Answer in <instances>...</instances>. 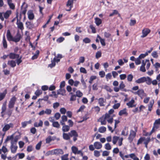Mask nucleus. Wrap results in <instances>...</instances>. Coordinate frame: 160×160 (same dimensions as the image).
I'll use <instances>...</instances> for the list:
<instances>
[{"label": "nucleus", "instance_id": "nucleus-1", "mask_svg": "<svg viewBox=\"0 0 160 160\" xmlns=\"http://www.w3.org/2000/svg\"><path fill=\"white\" fill-rule=\"evenodd\" d=\"M78 136V133L75 130H72L68 133H63L62 137L63 139L66 140H69L71 137H73V140L75 142L77 140Z\"/></svg>", "mask_w": 160, "mask_h": 160}, {"label": "nucleus", "instance_id": "nucleus-2", "mask_svg": "<svg viewBox=\"0 0 160 160\" xmlns=\"http://www.w3.org/2000/svg\"><path fill=\"white\" fill-rule=\"evenodd\" d=\"M62 58V55L61 54H58L56 57L54 58L53 60L51 61V63L48 65V67L52 68L55 66L56 65L55 62H60V60L61 58Z\"/></svg>", "mask_w": 160, "mask_h": 160}, {"label": "nucleus", "instance_id": "nucleus-26", "mask_svg": "<svg viewBox=\"0 0 160 160\" xmlns=\"http://www.w3.org/2000/svg\"><path fill=\"white\" fill-rule=\"evenodd\" d=\"M106 119L103 118V116L100 118L99 120L98 121L100 122L101 125H106Z\"/></svg>", "mask_w": 160, "mask_h": 160}, {"label": "nucleus", "instance_id": "nucleus-20", "mask_svg": "<svg viewBox=\"0 0 160 160\" xmlns=\"http://www.w3.org/2000/svg\"><path fill=\"white\" fill-rule=\"evenodd\" d=\"M145 77H141L135 81V82L137 83L140 84L145 82Z\"/></svg>", "mask_w": 160, "mask_h": 160}, {"label": "nucleus", "instance_id": "nucleus-21", "mask_svg": "<svg viewBox=\"0 0 160 160\" xmlns=\"http://www.w3.org/2000/svg\"><path fill=\"white\" fill-rule=\"evenodd\" d=\"M17 98L15 96L12 97L11 99V108L14 107L15 102L16 101Z\"/></svg>", "mask_w": 160, "mask_h": 160}, {"label": "nucleus", "instance_id": "nucleus-39", "mask_svg": "<svg viewBox=\"0 0 160 160\" xmlns=\"http://www.w3.org/2000/svg\"><path fill=\"white\" fill-rule=\"evenodd\" d=\"M96 76H91L90 78V79L89 80V82L90 84L92 83V81L96 79Z\"/></svg>", "mask_w": 160, "mask_h": 160}, {"label": "nucleus", "instance_id": "nucleus-45", "mask_svg": "<svg viewBox=\"0 0 160 160\" xmlns=\"http://www.w3.org/2000/svg\"><path fill=\"white\" fill-rule=\"evenodd\" d=\"M153 65L155 68L156 71H157L158 70V68H160V63L158 62H156L155 64H154Z\"/></svg>", "mask_w": 160, "mask_h": 160}, {"label": "nucleus", "instance_id": "nucleus-10", "mask_svg": "<svg viewBox=\"0 0 160 160\" xmlns=\"http://www.w3.org/2000/svg\"><path fill=\"white\" fill-rule=\"evenodd\" d=\"M73 1L72 0H68L67 2L66 6L67 7L69 6V9H66V11H70L73 7Z\"/></svg>", "mask_w": 160, "mask_h": 160}, {"label": "nucleus", "instance_id": "nucleus-30", "mask_svg": "<svg viewBox=\"0 0 160 160\" xmlns=\"http://www.w3.org/2000/svg\"><path fill=\"white\" fill-rule=\"evenodd\" d=\"M7 93V90H5L2 93H0V101L2 100L5 97Z\"/></svg>", "mask_w": 160, "mask_h": 160}, {"label": "nucleus", "instance_id": "nucleus-49", "mask_svg": "<svg viewBox=\"0 0 160 160\" xmlns=\"http://www.w3.org/2000/svg\"><path fill=\"white\" fill-rule=\"evenodd\" d=\"M81 81L82 83V85L84 86V88H86L87 87L86 83L85 82L82 76L81 78Z\"/></svg>", "mask_w": 160, "mask_h": 160}, {"label": "nucleus", "instance_id": "nucleus-11", "mask_svg": "<svg viewBox=\"0 0 160 160\" xmlns=\"http://www.w3.org/2000/svg\"><path fill=\"white\" fill-rule=\"evenodd\" d=\"M56 139L55 136L52 137L51 136H49L46 139V142L47 144L49 143L52 141H53Z\"/></svg>", "mask_w": 160, "mask_h": 160}, {"label": "nucleus", "instance_id": "nucleus-51", "mask_svg": "<svg viewBox=\"0 0 160 160\" xmlns=\"http://www.w3.org/2000/svg\"><path fill=\"white\" fill-rule=\"evenodd\" d=\"M102 53L100 51H98L96 54V58L98 59L101 56Z\"/></svg>", "mask_w": 160, "mask_h": 160}, {"label": "nucleus", "instance_id": "nucleus-7", "mask_svg": "<svg viewBox=\"0 0 160 160\" xmlns=\"http://www.w3.org/2000/svg\"><path fill=\"white\" fill-rule=\"evenodd\" d=\"M10 15V11H7L5 13H1L0 12V19L3 21L4 20V18L3 17V15L4 18L7 19Z\"/></svg>", "mask_w": 160, "mask_h": 160}, {"label": "nucleus", "instance_id": "nucleus-54", "mask_svg": "<svg viewBox=\"0 0 160 160\" xmlns=\"http://www.w3.org/2000/svg\"><path fill=\"white\" fill-rule=\"evenodd\" d=\"M153 102H150L148 105V110L151 111L152 110V107L153 106Z\"/></svg>", "mask_w": 160, "mask_h": 160}, {"label": "nucleus", "instance_id": "nucleus-63", "mask_svg": "<svg viewBox=\"0 0 160 160\" xmlns=\"http://www.w3.org/2000/svg\"><path fill=\"white\" fill-rule=\"evenodd\" d=\"M125 87V86L124 84L123 83V82L122 81L120 83L119 86V88L120 89H123Z\"/></svg>", "mask_w": 160, "mask_h": 160}, {"label": "nucleus", "instance_id": "nucleus-23", "mask_svg": "<svg viewBox=\"0 0 160 160\" xmlns=\"http://www.w3.org/2000/svg\"><path fill=\"white\" fill-rule=\"evenodd\" d=\"M95 22L97 26H99L102 23V21L100 18L97 17L95 18Z\"/></svg>", "mask_w": 160, "mask_h": 160}, {"label": "nucleus", "instance_id": "nucleus-42", "mask_svg": "<svg viewBox=\"0 0 160 160\" xmlns=\"http://www.w3.org/2000/svg\"><path fill=\"white\" fill-rule=\"evenodd\" d=\"M3 47L5 48H7V43L6 40L5 39V36L4 35H3Z\"/></svg>", "mask_w": 160, "mask_h": 160}, {"label": "nucleus", "instance_id": "nucleus-31", "mask_svg": "<svg viewBox=\"0 0 160 160\" xmlns=\"http://www.w3.org/2000/svg\"><path fill=\"white\" fill-rule=\"evenodd\" d=\"M31 122V120L28 121H25L24 122H22L21 123V125L22 126V127L23 128H25L28 124H30Z\"/></svg>", "mask_w": 160, "mask_h": 160}, {"label": "nucleus", "instance_id": "nucleus-32", "mask_svg": "<svg viewBox=\"0 0 160 160\" xmlns=\"http://www.w3.org/2000/svg\"><path fill=\"white\" fill-rule=\"evenodd\" d=\"M97 37L100 39L102 45L103 46H105L106 45L105 39H102L98 35H97Z\"/></svg>", "mask_w": 160, "mask_h": 160}, {"label": "nucleus", "instance_id": "nucleus-43", "mask_svg": "<svg viewBox=\"0 0 160 160\" xmlns=\"http://www.w3.org/2000/svg\"><path fill=\"white\" fill-rule=\"evenodd\" d=\"M65 93V90L64 89H62V88H60L57 91V94H62L63 95V93Z\"/></svg>", "mask_w": 160, "mask_h": 160}, {"label": "nucleus", "instance_id": "nucleus-13", "mask_svg": "<svg viewBox=\"0 0 160 160\" xmlns=\"http://www.w3.org/2000/svg\"><path fill=\"white\" fill-rule=\"evenodd\" d=\"M27 6L24 8H22V5L21 6V13L20 15V20L21 19V14L24 15V18L25 17V14L27 11Z\"/></svg>", "mask_w": 160, "mask_h": 160}, {"label": "nucleus", "instance_id": "nucleus-60", "mask_svg": "<svg viewBox=\"0 0 160 160\" xmlns=\"http://www.w3.org/2000/svg\"><path fill=\"white\" fill-rule=\"evenodd\" d=\"M105 88L109 92H111L113 90L110 87L108 86L107 85H106L105 86Z\"/></svg>", "mask_w": 160, "mask_h": 160}, {"label": "nucleus", "instance_id": "nucleus-46", "mask_svg": "<svg viewBox=\"0 0 160 160\" xmlns=\"http://www.w3.org/2000/svg\"><path fill=\"white\" fill-rule=\"evenodd\" d=\"M133 78V75L131 74H129L128 76L127 80L128 82H131L132 81Z\"/></svg>", "mask_w": 160, "mask_h": 160}, {"label": "nucleus", "instance_id": "nucleus-24", "mask_svg": "<svg viewBox=\"0 0 160 160\" xmlns=\"http://www.w3.org/2000/svg\"><path fill=\"white\" fill-rule=\"evenodd\" d=\"M43 125V122L42 121L40 120L39 121V122L38 123L37 122H35L34 123V126L35 127H42Z\"/></svg>", "mask_w": 160, "mask_h": 160}, {"label": "nucleus", "instance_id": "nucleus-19", "mask_svg": "<svg viewBox=\"0 0 160 160\" xmlns=\"http://www.w3.org/2000/svg\"><path fill=\"white\" fill-rule=\"evenodd\" d=\"M53 153L57 155L62 154L63 153V152L62 149H55L54 150Z\"/></svg>", "mask_w": 160, "mask_h": 160}, {"label": "nucleus", "instance_id": "nucleus-34", "mask_svg": "<svg viewBox=\"0 0 160 160\" xmlns=\"http://www.w3.org/2000/svg\"><path fill=\"white\" fill-rule=\"evenodd\" d=\"M53 127L59 128H60V125L58 122H54L52 123Z\"/></svg>", "mask_w": 160, "mask_h": 160}, {"label": "nucleus", "instance_id": "nucleus-33", "mask_svg": "<svg viewBox=\"0 0 160 160\" xmlns=\"http://www.w3.org/2000/svg\"><path fill=\"white\" fill-rule=\"evenodd\" d=\"M19 57V55L15 53H11V58L15 59L18 58Z\"/></svg>", "mask_w": 160, "mask_h": 160}, {"label": "nucleus", "instance_id": "nucleus-22", "mask_svg": "<svg viewBox=\"0 0 160 160\" xmlns=\"http://www.w3.org/2000/svg\"><path fill=\"white\" fill-rule=\"evenodd\" d=\"M134 102V100L133 99H132L130 102L127 103L126 104L129 108H132L133 107H135V105H133Z\"/></svg>", "mask_w": 160, "mask_h": 160}, {"label": "nucleus", "instance_id": "nucleus-18", "mask_svg": "<svg viewBox=\"0 0 160 160\" xmlns=\"http://www.w3.org/2000/svg\"><path fill=\"white\" fill-rule=\"evenodd\" d=\"M28 17L29 20H32L34 19V16L32 11H28Z\"/></svg>", "mask_w": 160, "mask_h": 160}, {"label": "nucleus", "instance_id": "nucleus-40", "mask_svg": "<svg viewBox=\"0 0 160 160\" xmlns=\"http://www.w3.org/2000/svg\"><path fill=\"white\" fill-rule=\"evenodd\" d=\"M145 137H141L138 140L137 143V145H138L141 144L142 142L145 140Z\"/></svg>", "mask_w": 160, "mask_h": 160}, {"label": "nucleus", "instance_id": "nucleus-55", "mask_svg": "<svg viewBox=\"0 0 160 160\" xmlns=\"http://www.w3.org/2000/svg\"><path fill=\"white\" fill-rule=\"evenodd\" d=\"M64 39V38L63 37H60L57 39V42L58 43H61L62 42Z\"/></svg>", "mask_w": 160, "mask_h": 160}, {"label": "nucleus", "instance_id": "nucleus-57", "mask_svg": "<svg viewBox=\"0 0 160 160\" xmlns=\"http://www.w3.org/2000/svg\"><path fill=\"white\" fill-rule=\"evenodd\" d=\"M90 28L92 30V33H94L96 32V28L92 25H90Z\"/></svg>", "mask_w": 160, "mask_h": 160}, {"label": "nucleus", "instance_id": "nucleus-62", "mask_svg": "<svg viewBox=\"0 0 160 160\" xmlns=\"http://www.w3.org/2000/svg\"><path fill=\"white\" fill-rule=\"evenodd\" d=\"M99 74L101 78H102L105 76V72L103 71H101L99 72Z\"/></svg>", "mask_w": 160, "mask_h": 160}, {"label": "nucleus", "instance_id": "nucleus-52", "mask_svg": "<svg viewBox=\"0 0 160 160\" xmlns=\"http://www.w3.org/2000/svg\"><path fill=\"white\" fill-rule=\"evenodd\" d=\"M105 148L108 150H110L111 149V146L109 143H107L105 144Z\"/></svg>", "mask_w": 160, "mask_h": 160}, {"label": "nucleus", "instance_id": "nucleus-6", "mask_svg": "<svg viewBox=\"0 0 160 160\" xmlns=\"http://www.w3.org/2000/svg\"><path fill=\"white\" fill-rule=\"evenodd\" d=\"M13 138V135H11V143L12 145L11 146V149L12 152V153H15L17 149L18 148V147L14 144V143L13 142V141L12 140Z\"/></svg>", "mask_w": 160, "mask_h": 160}, {"label": "nucleus", "instance_id": "nucleus-56", "mask_svg": "<svg viewBox=\"0 0 160 160\" xmlns=\"http://www.w3.org/2000/svg\"><path fill=\"white\" fill-rule=\"evenodd\" d=\"M68 154H66L62 156L61 157V160H68Z\"/></svg>", "mask_w": 160, "mask_h": 160}, {"label": "nucleus", "instance_id": "nucleus-35", "mask_svg": "<svg viewBox=\"0 0 160 160\" xmlns=\"http://www.w3.org/2000/svg\"><path fill=\"white\" fill-rule=\"evenodd\" d=\"M106 130V128L104 126H101L98 129V131L100 133H104Z\"/></svg>", "mask_w": 160, "mask_h": 160}, {"label": "nucleus", "instance_id": "nucleus-14", "mask_svg": "<svg viewBox=\"0 0 160 160\" xmlns=\"http://www.w3.org/2000/svg\"><path fill=\"white\" fill-rule=\"evenodd\" d=\"M135 94L138 95L139 97H142L143 96L144 91L142 89H139L137 91L134 92Z\"/></svg>", "mask_w": 160, "mask_h": 160}, {"label": "nucleus", "instance_id": "nucleus-28", "mask_svg": "<svg viewBox=\"0 0 160 160\" xmlns=\"http://www.w3.org/2000/svg\"><path fill=\"white\" fill-rule=\"evenodd\" d=\"M104 99L103 98H101L98 99V103L100 106H105L104 104Z\"/></svg>", "mask_w": 160, "mask_h": 160}, {"label": "nucleus", "instance_id": "nucleus-15", "mask_svg": "<svg viewBox=\"0 0 160 160\" xmlns=\"http://www.w3.org/2000/svg\"><path fill=\"white\" fill-rule=\"evenodd\" d=\"M118 115L120 116H122L123 115H125L126 116H128V113L127 112L126 108H125L121 110L119 112Z\"/></svg>", "mask_w": 160, "mask_h": 160}, {"label": "nucleus", "instance_id": "nucleus-4", "mask_svg": "<svg viewBox=\"0 0 160 160\" xmlns=\"http://www.w3.org/2000/svg\"><path fill=\"white\" fill-rule=\"evenodd\" d=\"M21 35L19 32H18L14 37H13L11 34V41H12L15 42H19L21 38Z\"/></svg>", "mask_w": 160, "mask_h": 160}, {"label": "nucleus", "instance_id": "nucleus-12", "mask_svg": "<svg viewBox=\"0 0 160 160\" xmlns=\"http://www.w3.org/2000/svg\"><path fill=\"white\" fill-rule=\"evenodd\" d=\"M26 25L27 28L29 29H32L34 27L33 23L29 21H27L26 22Z\"/></svg>", "mask_w": 160, "mask_h": 160}, {"label": "nucleus", "instance_id": "nucleus-64", "mask_svg": "<svg viewBox=\"0 0 160 160\" xmlns=\"http://www.w3.org/2000/svg\"><path fill=\"white\" fill-rule=\"evenodd\" d=\"M61 117V115L59 112L56 113L54 115V117L56 120L58 119Z\"/></svg>", "mask_w": 160, "mask_h": 160}, {"label": "nucleus", "instance_id": "nucleus-25", "mask_svg": "<svg viewBox=\"0 0 160 160\" xmlns=\"http://www.w3.org/2000/svg\"><path fill=\"white\" fill-rule=\"evenodd\" d=\"M145 80L146 83L150 85L152 83V79L149 77H145Z\"/></svg>", "mask_w": 160, "mask_h": 160}, {"label": "nucleus", "instance_id": "nucleus-59", "mask_svg": "<svg viewBox=\"0 0 160 160\" xmlns=\"http://www.w3.org/2000/svg\"><path fill=\"white\" fill-rule=\"evenodd\" d=\"M80 72L83 73L84 74H86L87 73V72L86 69L83 67H81L80 68Z\"/></svg>", "mask_w": 160, "mask_h": 160}, {"label": "nucleus", "instance_id": "nucleus-29", "mask_svg": "<svg viewBox=\"0 0 160 160\" xmlns=\"http://www.w3.org/2000/svg\"><path fill=\"white\" fill-rule=\"evenodd\" d=\"M72 152L74 154H78V152L79 150H78V148L75 146H72L71 148Z\"/></svg>", "mask_w": 160, "mask_h": 160}, {"label": "nucleus", "instance_id": "nucleus-61", "mask_svg": "<svg viewBox=\"0 0 160 160\" xmlns=\"http://www.w3.org/2000/svg\"><path fill=\"white\" fill-rule=\"evenodd\" d=\"M136 20H131L129 25L131 26H134L136 23Z\"/></svg>", "mask_w": 160, "mask_h": 160}, {"label": "nucleus", "instance_id": "nucleus-5", "mask_svg": "<svg viewBox=\"0 0 160 160\" xmlns=\"http://www.w3.org/2000/svg\"><path fill=\"white\" fill-rule=\"evenodd\" d=\"M16 18L17 19V22L16 24L17 25L18 28L20 29L21 30H23L24 28L23 25V24L22 23V22H21L20 21V20H19L18 18V13H17L16 14V18L13 19V20H12V22H13L16 19Z\"/></svg>", "mask_w": 160, "mask_h": 160}, {"label": "nucleus", "instance_id": "nucleus-48", "mask_svg": "<svg viewBox=\"0 0 160 160\" xmlns=\"http://www.w3.org/2000/svg\"><path fill=\"white\" fill-rule=\"evenodd\" d=\"M83 41L85 43H89L91 42V40L88 38H86L83 40Z\"/></svg>", "mask_w": 160, "mask_h": 160}, {"label": "nucleus", "instance_id": "nucleus-9", "mask_svg": "<svg viewBox=\"0 0 160 160\" xmlns=\"http://www.w3.org/2000/svg\"><path fill=\"white\" fill-rule=\"evenodd\" d=\"M160 127V125L154 123L152 128L150 132L149 135H151L153 132H155Z\"/></svg>", "mask_w": 160, "mask_h": 160}, {"label": "nucleus", "instance_id": "nucleus-47", "mask_svg": "<svg viewBox=\"0 0 160 160\" xmlns=\"http://www.w3.org/2000/svg\"><path fill=\"white\" fill-rule=\"evenodd\" d=\"M42 93V92L41 90H37L35 92V94L37 96H38L41 94Z\"/></svg>", "mask_w": 160, "mask_h": 160}, {"label": "nucleus", "instance_id": "nucleus-53", "mask_svg": "<svg viewBox=\"0 0 160 160\" xmlns=\"http://www.w3.org/2000/svg\"><path fill=\"white\" fill-rule=\"evenodd\" d=\"M152 55L154 58H157L158 57V55L156 51H154L152 53Z\"/></svg>", "mask_w": 160, "mask_h": 160}, {"label": "nucleus", "instance_id": "nucleus-37", "mask_svg": "<svg viewBox=\"0 0 160 160\" xmlns=\"http://www.w3.org/2000/svg\"><path fill=\"white\" fill-rule=\"evenodd\" d=\"M42 144V141H40L37 144L35 147V148L37 150H38L40 149Z\"/></svg>", "mask_w": 160, "mask_h": 160}, {"label": "nucleus", "instance_id": "nucleus-27", "mask_svg": "<svg viewBox=\"0 0 160 160\" xmlns=\"http://www.w3.org/2000/svg\"><path fill=\"white\" fill-rule=\"evenodd\" d=\"M70 129V127L68 125L63 126L62 127V131L63 132H68Z\"/></svg>", "mask_w": 160, "mask_h": 160}, {"label": "nucleus", "instance_id": "nucleus-16", "mask_svg": "<svg viewBox=\"0 0 160 160\" xmlns=\"http://www.w3.org/2000/svg\"><path fill=\"white\" fill-rule=\"evenodd\" d=\"M128 128L127 127H125L124 129L122 131L121 135L124 136H127L128 135Z\"/></svg>", "mask_w": 160, "mask_h": 160}, {"label": "nucleus", "instance_id": "nucleus-41", "mask_svg": "<svg viewBox=\"0 0 160 160\" xmlns=\"http://www.w3.org/2000/svg\"><path fill=\"white\" fill-rule=\"evenodd\" d=\"M10 128V125L9 124L6 125L3 128L2 130L4 132H5L8 130Z\"/></svg>", "mask_w": 160, "mask_h": 160}, {"label": "nucleus", "instance_id": "nucleus-36", "mask_svg": "<svg viewBox=\"0 0 160 160\" xmlns=\"http://www.w3.org/2000/svg\"><path fill=\"white\" fill-rule=\"evenodd\" d=\"M119 138L118 137L116 136H114L113 137L112 142L114 144H115L116 143Z\"/></svg>", "mask_w": 160, "mask_h": 160}, {"label": "nucleus", "instance_id": "nucleus-44", "mask_svg": "<svg viewBox=\"0 0 160 160\" xmlns=\"http://www.w3.org/2000/svg\"><path fill=\"white\" fill-rule=\"evenodd\" d=\"M112 77V75L111 73H108L106 75V78L107 81H108L109 79H111Z\"/></svg>", "mask_w": 160, "mask_h": 160}, {"label": "nucleus", "instance_id": "nucleus-3", "mask_svg": "<svg viewBox=\"0 0 160 160\" xmlns=\"http://www.w3.org/2000/svg\"><path fill=\"white\" fill-rule=\"evenodd\" d=\"M135 131L132 130H131L130 131V134L128 138V140L130 142H131L133 140L134 138L136 136V132L137 131V127H134Z\"/></svg>", "mask_w": 160, "mask_h": 160}, {"label": "nucleus", "instance_id": "nucleus-58", "mask_svg": "<svg viewBox=\"0 0 160 160\" xmlns=\"http://www.w3.org/2000/svg\"><path fill=\"white\" fill-rule=\"evenodd\" d=\"M94 152V155L96 157H99L100 155V152L98 151L95 150Z\"/></svg>", "mask_w": 160, "mask_h": 160}, {"label": "nucleus", "instance_id": "nucleus-17", "mask_svg": "<svg viewBox=\"0 0 160 160\" xmlns=\"http://www.w3.org/2000/svg\"><path fill=\"white\" fill-rule=\"evenodd\" d=\"M94 146L95 148L98 149L101 148L102 147L101 143L98 142H96L94 143Z\"/></svg>", "mask_w": 160, "mask_h": 160}, {"label": "nucleus", "instance_id": "nucleus-38", "mask_svg": "<svg viewBox=\"0 0 160 160\" xmlns=\"http://www.w3.org/2000/svg\"><path fill=\"white\" fill-rule=\"evenodd\" d=\"M19 139V136L18 135L16 136L14 138L13 136L12 140L13 141V142L14 143V144L15 145H16V143Z\"/></svg>", "mask_w": 160, "mask_h": 160}, {"label": "nucleus", "instance_id": "nucleus-8", "mask_svg": "<svg viewBox=\"0 0 160 160\" xmlns=\"http://www.w3.org/2000/svg\"><path fill=\"white\" fill-rule=\"evenodd\" d=\"M150 32V30L148 28H146L143 29L142 31V35L141 36V37L144 38L146 37Z\"/></svg>", "mask_w": 160, "mask_h": 160}, {"label": "nucleus", "instance_id": "nucleus-50", "mask_svg": "<svg viewBox=\"0 0 160 160\" xmlns=\"http://www.w3.org/2000/svg\"><path fill=\"white\" fill-rule=\"evenodd\" d=\"M83 95L82 93L79 90H78L76 92V96L78 97H81Z\"/></svg>", "mask_w": 160, "mask_h": 160}]
</instances>
